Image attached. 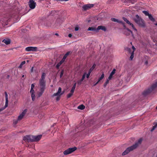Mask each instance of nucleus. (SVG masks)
Segmentation results:
<instances>
[{"label": "nucleus", "instance_id": "nucleus-51", "mask_svg": "<svg viewBox=\"0 0 157 157\" xmlns=\"http://www.w3.org/2000/svg\"><path fill=\"white\" fill-rule=\"evenodd\" d=\"M33 67H32L31 68V72H33Z\"/></svg>", "mask_w": 157, "mask_h": 157}, {"label": "nucleus", "instance_id": "nucleus-18", "mask_svg": "<svg viewBox=\"0 0 157 157\" xmlns=\"http://www.w3.org/2000/svg\"><path fill=\"white\" fill-rule=\"evenodd\" d=\"M2 42L5 43L6 44L8 45L10 44L11 40H10L9 39H6L3 40Z\"/></svg>", "mask_w": 157, "mask_h": 157}, {"label": "nucleus", "instance_id": "nucleus-48", "mask_svg": "<svg viewBox=\"0 0 157 157\" xmlns=\"http://www.w3.org/2000/svg\"><path fill=\"white\" fill-rule=\"evenodd\" d=\"M63 74V71H62L61 72L60 75V78H61Z\"/></svg>", "mask_w": 157, "mask_h": 157}, {"label": "nucleus", "instance_id": "nucleus-34", "mask_svg": "<svg viewBox=\"0 0 157 157\" xmlns=\"http://www.w3.org/2000/svg\"><path fill=\"white\" fill-rule=\"evenodd\" d=\"M70 52H68L66 53V54H65L63 57L65 59L67 58V56H68V55L70 54Z\"/></svg>", "mask_w": 157, "mask_h": 157}, {"label": "nucleus", "instance_id": "nucleus-58", "mask_svg": "<svg viewBox=\"0 0 157 157\" xmlns=\"http://www.w3.org/2000/svg\"><path fill=\"white\" fill-rule=\"evenodd\" d=\"M22 77L23 78L24 77V75H23L22 76Z\"/></svg>", "mask_w": 157, "mask_h": 157}, {"label": "nucleus", "instance_id": "nucleus-54", "mask_svg": "<svg viewBox=\"0 0 157 157\" xmlns=\"http://www.w3.org/2000/svg\"><path fill=\"white\" fill-rule=\"evenodd\" d=\"M127 50L128 51H130L131 50V49L130 48H127Z\"/></svg>", "mask_w": 157, "mask_h": 157}, {"label": "nucleus", "instance_id": "nucleus-20", "mask_svg": "<svg viewBox=\"0 0 157 157\" xmlns=\"http://www.w3.org/2000/svg\"><path fill=\"white\" fill-rule=\"evenodd\" d=\"M30 93L31 94V96L32 99V100L33 101H34L35 100V94L34 91L32 92L30 91Z\"/></svg>", "mask_w": 157, "mask_h": 157}, {"label": "nucleus", "instance_id": "nucleus-61", "mask_svg": "<svg viewBox=\"0 0 157 157\" xmlns=\"http://www.w3.org/2000/svg\"><path fill=\"white\" fill-rule=\"evenodd\" d=\"M66 120L67 121H68V119H66Z\"/></svg>", "mask_w": 157, "mask_h": 157}, {"label": "nucleus", "instance_id": "nucleus-10", "mask_svg": "<svg viewBox=\"0 0 157 157\" xmlns=\"http://www.w3.org/2000/svg\"><path fill=\"white\" fill-rule=\"evenodd\" d=\"M123 19L127 23L131 25L133 30H134L136 31H137L136 29L134 27L132 23H131L130 22L127 18L124 17H123Z\"/></svg>", "mask_w": 157, "mask_h": 157}, {"label": "nucleus", "instance_id": "nucleus-39", "mask_svg": "<svg viewBox=\"0 0 157 157\" xmlns=\"http://www.w3.org/2000/svg\"><path fill=\"white\" fill-rule=\"evenodd\" d=\"M73 94L72 93H69L67 96V98H70L73 95Z\"/></svg>", "mask_w": 157, "mask_h": 157}, {"label": "nucleus", "instance_id": "nucleus-56", "mask_svg": "<svg viewBox=\"0 0 157 157\" xmlns=\"http://www.w3.org/2000/svg\"><path fill=\"white\" fill-rule=\"evenodd\" d=\"M145 63L146 64H147V61L145 62Z\"/></svg>", "mask_w": 157, "mask_h": 157}, {"label": "nucleus", "instance_id": "nucleus-24", "mask_svg": "<svg viewBox=\"0 0 157 157\" xmlns=\"http://www.w3.org/2000/svg\"><path fill=\"white\" fill-rule=\"evenodd\" d=\"M148 17L150 20L153 22L155 21V19L153 17L152 15L150 14L148 16Z\"/></svg>", "mask_w": 157, "mask_h": 157}, {"label": "nucleus", "instance_id": "nucleus-26", "mask_svg": "<svg viewBox=\"0 0 157 157\" xmlns=\"http://www.w3.org/2000/svg\"><path fill=\"white\" fill-rule=\"evenodd\" d=\"M44 113L43 112L40 113L38 117L39 118H42L44 116Z\"/></svg>", "mask_w": 157, "mask_h": 157}, {"label": "nucleus", "instance_id": "nucleus-42", "mask_svg": "<svg viewBox=\"0 0 157 157\" xmlns=\"http://www.w3.org/2000/svg\"><path fill=\"white\" fill-rule=\"evenodd\" d=\"M76 84H77L76 82H75V83H74L72 88L75 90V88L76 87Z\"/></svg>", "mask_w": 157, "mask_h": 157}, {"label": "nucleus", "instance_id": "nucleus-17", "mask_svg": "<svg viewBox=\"0 0 157 157\" xmlns=\"http://www.w3.org/2000/svg\"><path fill=\"white\" fill-rule=\"evenodd\" d=\"M111 20L113 21L116 22H117V23H121L122 24H124V23L122 21H119L117 19H116L115 18H111Z\"/></svg>", "mask_w": 157, "mask_h": 157}, {"label": "nucleus", "instance_id": "nucleus-19", "mask_svg": "<svg viewBox=\"0 0 157 157\" xmlns=\"http://www.w3.org/2000/svg\"><path fill=\"white\" fill-rule=\"evenodd\" d=\"M116 71V69H114L110 73L108 77L109 79H111V78H112L113 75L115 73Z\"/></svg>", "mask_w": 157, "mask_h": 157}, {"label": "nucleus", "instance_id": "nucleus-52", "mask_svg": "<svg viewBox=\"0 0 157 157\" xmlns=\"http://www.w3.org/2000/svg\"><path fill=\"white\" fill-rule=\"evenodd\" d=\"M127 30L128 31H129V32H130V33H132V32L130 29H127Z\"/></svg>", "mask_w": 157, "mask_h": 157}, {"label": "nucleus", "instance_id": "nucleus-50", "mask_svg": "<svg viewBox=\"0 0 157 157\" xmlns=\"http://www.w3.org/2000/svg\"><path fill=\"white\" fill-rule=\"evenodd\" d=\"M68 36L69 37H71L72 36V35L70 33L69 34Z\"/></svg>", "mask_w": 157, "mask_h": 157}, {"label": "nucleus", "instance_id": "nucleus-46", "mask_svg": "<svg viewBox=\"0 0 157 157\" xmlns=\"http://www.w3.org/2000/svg\"><path fill=\"white\" fill-rule=\"evenodd\" d=\"M74 90H75V89L71 88V91H70L71 93H72L73 94L74 92Z\"/></svg>", "mask_w": 157, "mask_h": 157}, {"label": "nucleus", "instance_id": "nucleus-23", "mask_svg": "<svg viewBox=\"0 0 157 157\" xmlns=\"http://www.w3.org/2000/svg\"><path fill=\"white\" fill-rule=\"evenodd\" d=\"M45 75L46 74L44 72L43 73L41 76V78L40 80H45Z\"/></svg>", "mask_w": 157, "mask_h": 157}, {"label": "nucleus", "instance_id": "nucleus-53", "mask_svg": "<svg viewBox=\"0 0 157 157\" xmlns=\"http://www.w3.org/2000/svg\"><path fill=\"white\" fill-rule=\"evenodd\" d=\"M99 81H98V82H97L94 85V86H95L97 84H98V83L99 82Z\"/></svg>", "mask_w": 157, "mask_h": 157}, {"label": "nucleus", "instance_id": "nucleus-9", "mask_svg": "<svg viewBox=\"0 0 157 157\" xmlns=\"http://www.w3.org/2000/svg\"><path fill=\"white\" fill-rule=\"evenodd\" d=\"M39 85L40 89L45 90V80H40Z\"/></svg>", "mask_w": 157, "mask_h": 157}, {"label": "nucleus", "instance_id": "nucleus-45", "mask_svg": "<svg viewBox=\"0 0 157 157\" xmlns=\"http://www.w3.org/2000/svg\"><path fill=\"white\" fill-rule=\"evenodd\" d=\"M79 27L78 26H76L75 28V30L76 31H78L79 29Z\"/></svg>", "mask_w": 157, "mask_h": 157}, {"label": "nucleus", "instance_id": "nucleus-36", "mask_svg": "<svg viewBox=\"0 0 157 157\" xmlns=\"http://www.w3.org/2000/svg\"><path fill=\"white\" fill-rule=\"evenodd\" d=\"M86 72L84 73V74L82 76V78L81 79L82 81H83V80L85 78V76H86Z\"/></svg>", "mask_w": 157, "mask_h": 157}, {"label": "nucleus", "instance_id": "nucleus-28", "mask_svg": "<svg viewBox=\"0 0 157 157\" xmlns=\"http://www.w3.org/2000/svg\"><path fill=\"white\" fill-rule=\"evenodd\" d=\"M104 75L103 73L101 75V77L99 78L98 79V81H100L101 80L104 78Z\"/></svg>", "mask_w": 157, "mask_h": 157}, {"label": "nucleus", "instance_id": "nucleus-55", "mask_svg": "<svg viewBox=\"0 0 157 157\" xmlns=\"http://www.w3.org/2000/svg\"><path fill=\"white\" fill-rule=\"evenodd\" d=\"M55 35L56 36H58V34L57 33H55Z\"/></svg>", "mask_w": 157, "mask_h": 157}, {"label": "nucleus", "instance_id": "nucleus-40", "mask_svg": "<svg viewBox=\"0 0 157 157\" xmlns=\"http://www.w3.org/2000/svg\"><path fill=\"white\" fill-rule=\"evenodd\" d=\"M62 63L59 62V63H58L56 65V67L57 68H58L61 65Z\"/></svg>", "mask_w": 157, "mask_h": 157}, {"label": "nucleus", "instance_id": "nucleus-16", "mask_svg": "<svg viewBox=\"0 0 157 157\" xmlns=\"http://www.w3.org/2000/svg\"><path fill=\"white\" fill-rule=\"evenodd\" d=\"M100 29L103 30L104 31H106V29L105 27L102 25L99 26H98L97 28V32H98V30Z\"/></svg>", "mask_w": 157, "mask_h": 157}, {"label": "nucleus", "instance_id": "nucleus-44", "mask_svg": "<svg viewBox=\"0 0 157 157\" xmlns=\"http://www.w3.org/2000/svg\"><path fill=\"white\" fill-rule=\"evenodd\" d=\"M18 121H19L17 119V120H14V121H13L14 124H17V123Z\"/></svg>", "mask_w": 157, "mask_h": 157}, {"label": "nucleus", "instance_id": "nucleus-32", "mask_svg": "<svg viewBox=\"0 0 157 157\" xmlns=\"http://www.w3.org/2000/svg\"><path fill=\"white\" fill-rule=\"evenodd\" d=\"M35 85L33 84H32L31 86V89L30 91L32 92L34 91L33 90V89Z\"/></svg>", "mask_w": 157, "mask_h": 157}, {"label": "nucleus", "instance_id": "nucleus-11", "mask_svg": "<svg viewBox=\"0 0 157 157\" xmlns=\"http://www.w3.org/2000/svg\"><path fill=\"white\" fill-rule=\"evenodd\" d=\"M61 88L60 87H59L57 92L54 94L53 95V96H58V95L61 96L64 93V92H63L62 93H61Z\"/></svg>", "mask_w": 157, "mask_h": 157}, {"label": "nucleus", "instance_id": "nucleus-25", "mask_svg": "<svg viewBox=\"0 0 157 157\" xmlns=\"http://www.w3.org/2000/svg\"><path fill=\"white\" fill-rule=\"evenodd\" d=\"M78 108L79 109L83 110L85 108V106L83 105H81L78 107Z\"/></svg>", "mask_w": 157, "mask_h": 157}, {"label": "nucleus", "instance_id": "nucleus-15", "mask_svg": "<svg viewBox=\"0 0 157 157\" xmlns=\"http://www.w3.org/2000/svg\"><path fill=\"white\" fill-rule=\"evenodd\" d=\"M42 137V135L33 136V142L39 141Z\"/></svg>", "mask_w": 157, "mask_h": 157}, {"label": "nucleus", "instance_id": "nucleus-49", "mask_svg": "<svg viewBox=\"0 0 157 157\" xmlns=\"http://www.w3.org/2000/svg\"><path fill=\"white\" fill-rule=\"evenodd\" d=\"M132 48L133 49V52H134L135 51V50H136V48H135L133 46H132Z\"/></svg>", "mask_w": 157, "mask_h": 157}, {"label": "nucleus", "instance_id": "nucleus-43", "mask_svg": "<svg viewBox=\"0 0 157 157\" xmlns=\"http://www.w3.org/2000/svg\"><path fill=\"white\" fill-rule=\"evenodd\" d=\"M54 0V1H56L57 2H59V1H60V2H63V1L66 2V1H68L69 0Z\"/></svg>", "mask_w": 157, "mask_h": 157}, {"label": "nucleus", "instance_id": "nucleus-2", "mask_svg": "<svg viewBox=\"0 0 157 157\" xmlns=\"http://www.w3.org/2000/svg\"><path fill=\"white\" fill-rule=\"evenodd\" d=\"M135 22L139 26L142 27H144L145 26L144 21L137 14L133 18Z\"/></svg>", "mask_w": 157, "mask_h": 157}, {"label": "nucleus", "instance_id": "nucleus-35", "mask_svg": "<svg viewBox=\"0 0 157 157\" xmlns=\"http://www.w3.org/2000/svg\"><path fill=\"white\" fill-rule=\"evenodd\" d=\"M134 52H132L131 53V55L130 57V59L131 60H132L134 57Z\"/></svg>", "mask_w": 157, "mask_h": 157}, {"label": "nucleus", "instance_id": "nucleus-3", "mask_svg": "<svg viewBox=\"0 0 157 157\" xmlns=\"http://www.w3.org/2000/svg\"><path fill=\"white\" fill-rule=\"evenodd\" d=\"M157 87V82H155L153 84L150 88L147 89L146 91L143 93L144 95H146L148 93H150L152 90L155 89Z\"/></svg>", "mask_w": 157, "mask_h": 157}, {"label": "nucleus", "instance_id": "nucleus-14", "mask_svg": "<svg viewBox=\"0 0 157 157\" xmlns=\"http://www.w3.org/2000/svg\"><path fill=\"white\" fill-rule=\"evenodd\" d=\"M45 90L42 89H40V91L38 92L36 95V97L39 98L42 96L43 93L44 92Z\"/></svg>", "mask_w": 157, "mask_h": 157}, {"label": "nucleus", "instance_id": "nucleus-29", "mask_svg": "<svg viewBox=\"0 0 157 157\" xmlns=\"http://www.w3.org/2000/svg\"><path fill=\"white\" fill-rule=\"evenodd\" d=\"M142 12L146 16H148L150 14L149 13L148 11H143Z\"/></svg>", "mask_w": 157, "mask_h": 157}, {"label": "nucleus", "instance_id": "nucleus-27", "mask_svg": "<svg viewBox=\"0 0 157 157\" xmlns=\"http://www.w3.org/2000/svg\"><path fill=\"white\" fill-rule=\"evenodd\" d=\"M157 127V123H155L153 126L152 128L151 129V132H152Z\"/></svg>", "mask_w": 157, "mask_h": 157}, {"label": "nucleus", "instance_id": "nucleus-60", "mask_svg": "<svg viewBox=\"0 0 157 157\" xmlns=\"http://www.w3.org/2000/svg\"><path fill=\"white\" fill-rule=\"evenodd\" d=\"M156 109H157V106L156 107Z\"/></svg>", "mask_w": 157, "mask_h": 157}, {"label": "nucleus", "instance_id": "nucleus-12", "mask_svg": "<svg viewBox=\"0 0 157 157\" xmlns=\"http://www.w3.org/2000/svg\"><path fill=\"white\" fill-rule=\"evenodd\" d=\"M37 48L36 47H26L25 50L26 51L29 52V51H35L37 50Z\"/></svg>", "mask_w": 157, "mask_h": 157}, {"label": "nucleus", "instance_id": "nucleus-37", "mask_svg": "<svg viewBox=\"0 0 157 157\" xmlns=\"http://www.w3.org/2000/svg\"><path fill=\"white\" fill-rule=\"evenodd\" d=\"M91 71H90L89 70V72H88V73H87V74H86V77L87 78H89V77L90 75V73H91Z\"/></svg>", "mask_w": 157, "mask_h": 157}, {"label": "nucleus", "instance_id": "nucleus-41", "mask_svg": "<svg viewBox=\"0 0 157 157\" xmlns=\"http://www.w3.org/2000/svg\"><path fill=\"white\" fill-rule=\"evenodd\" d=\"M65 59L63 57L61 60L60 62L62 64L64 62Z\"/></svg>", "mask_w": 157, "mask_h": 157}, {"label": "nucleus", "instance_id": "nucleus-6", "mask_svg": "<svg viewBox=\"0 0 157 157\" xmlns=\"http://www.w3.org/2000/svg\"><path fill=\"white\" fill-rule=\"evenodd\" d=\"M28 4L30 8L33 9L35 8L36 3L33 0H30L28 2Z\"/></svg>", "mask_w": 157, "mask_h": 157}, {"label": "nucleus", "instance_id": "nucleus-7", "mask_svg": "<svg viewBox=\"0 0 157 157\" xmlns=\"http://www.w3.org/2000/svg\"><path fill=\"white\" fill-rule=\"evenodd\" d=\"M5 99H6L5 105L4 108L1 109H0V111L3 110L4 109H5L8 106V94H7V93L6 92H5Z\"/></svg>", "mask_w": 157, "mask_h": 157}, {"label": "nucleus", "instance_id": "nucleus-59", "mask_svg": "<svg viewBox=\"0 0 157 157\" xmlns=\"http://www.w3.org/2000/svg\"><path fill=\"white\" fill-rule=\"evenodd\" d=\"M90 20H89V21H88V22H90Z\"/></svg>", "mask_w": 157, "mask_h": 157}, {"label": "nucleus", "instance_id": "nucleus-4", "mask_svg": "<svg viewBox=\"0 0 157 157\" xmlns=\"http://www.w3.org/2000/svg\"><path fill=\"white\" fill-rule=\"evenodd\" d=\"M76 149L77 147H73L70 148L65 151L63 152V154L65 155H68L73 152Z\"/></svg>", "mask_w": 157, "mask_h": 157}, {"label": "nucleus", "instance_id": "nucleus-1", "mask_svg": "<svg viewBox=\"0 0 157 157\" xmlns=\"http://www.w3.org/2000/svg\"><path fill=\"white\" fill-rule=\"evenodd\" d=\"M143 139L142 138H140L138 140L137 142H136L135 144L133 145L128 147L126 150L124 151L122 153V155H124L127 154L130 151H132L136 148L139 144H140L142 141Z\"/></svg>", "mask_w": 157, "mask_h": 157}, {"label": "nucleus", "instance_id": "nucleus-8", "mask_svg": "<svg viewBox=\"0 0 157 157\" xmlns=\"http://www.w3.org/2000/svg\"><path fill=\"white\" fill-rule=\"evenodd\" d=\"M94 5L92 4H89L85 5L83 6L82 8L84 10H86L89 9L93 7Z\"/></svg>", "mask_w": 157, "mask_h": 157}, {"label": "nucleus", "instance_id": "nucleus-5", "mask_svg": "<svg viewBox=\"0 0 157 157\" xmlns=\"http://www.w3.org/2000/svg\"><path fill=\"white\" fill-rule=\"evenodd\" d=\"M33 136L27 135L23 137V140L25 142H33Z\"/></svg>", "mask_w": 157, "mask_h": 157}, {"label": "nucleus", "instance_id": "nucleus-13", "mask_svg": "<svg viewBox=\"0 0 157 157\" xmlns=\"http://www.w3.org/2000/svg\"><path fill=\"white\" fill-rule=\"evenodd\" d=\"M27 110L26 109H25L20 115L18 116L17 119L18 120L20 121L22 119L23 117L25 115Z\"/></svg>", "mask_w": 157, "mask_h": 157}, {"label": "nucleus", "instance_id": "nucleus-31", "mask_svg": "<svg viewBox=\"0 0 157 157\" xmlns=\"http://www.w3.org/2000/svg\"><path fill=\"white\" fill-rule=\"evenodd\" d=\"M25 63V61H22L21 63L20 64V65H19V67L20 68H21L22 67V66Z\"/></svg>", "mask_w": 157, "mask_h": 157}, {"label": "nucleus", "instance_id": "nucleus-21", "mask_svg": "<svg viewBox=\"0 0 157 157\" xmlns=\"http://www.w3.org/2000/svg\"><path fill=\"white\" fill-rule=\"evenodd\" d=\"M30 93L31 94V96L32 99V100L33 101H34L35 100V94L34 91L32 92L30 91Z\"/></svg>", "mask_w": 157, "mask_h": 157}, {"label": "nucleus", "instance_id": "nucleus-47", "mask_svg": "<svg viewBox=\"0 0 157 157\" xmlns=\"http://www.w3.org/2000/svg\"><path fill=\"white\" fill-rule=\"evenodd\" d=\"M60 96H58V97H57L56 98V100L57 101H58L60 99Z\"/></svg>", "mask_w": 157, "mask_h": 157}, {"label": "nucleus", "instance_id": "nucleus-30", "mask_svg": "<svg viewBox=\"0 0 157 157\" xmlns=\"http://www.w3.org/2000/svg\"><path fill=\"white\" fill-rule=\"evenodd\" d=\"M96 67V65L95 64H94L92 67L90 68L89 71L92 72V71Z\"/></svg>", "mask_w": 157, "mask_h": 157}, {"label": "nucleus", "instance_id": "nucleus-22", "mask_svg": "<svg viewBox=\"0 0 157 157\" xmlns=\"http://www.w3.org/2000/svg\"><path fill=\"white\" fill-rule=\"evenodd\" d=\"M88 31H95L96 32H97V29H95L94 27H89L88 29Z\"/></svg>", "mask_w": 157, "mask_h": 157}, {"label": "nucleus", "instance_id": "nucleus-57", "mask_svg": "<svg viewBox=\"0 0 157 157\" xmlns=\"http://www.w3.org/2000/svg\"><path fill=\"white\" fill-rule=\"evenodd\" d=\"M155 25H157V23H156L155 24Z\"/></svg>", "mask_w": 157, "mask_h": 157}, {"label": "nucleus", "instance_id": "nucleus-33", "mask_svg": "<svg viewBox=\"0 0 157 157\" xmlns=\"http://www.w3.org/2000/svg\"><path fill=\"white\" fill-rule=\"evenodd\" d=\"M110 80V79H109V78H108V79L106 80V81L105 82L104 85V86L105 87H106L107 85L109 83V81Z\"/></svg>", "mask_w": 157, "mask_h": 157}, {"label": "nucleus", "instance_id": "nucleus-38", "mask_svg": "<svg viewBox=\"0 0 157 157\" xmlns=\"http://www.w3.org/2000/svg\"><path fill=\"white\" fill-rule=\"evenodd\" d=\"M82 81L81 79L80 80H78V81H77V83L78 85H80L82 82Z\"/></svg>", "mask_w": 157, "mask_h": 157}]
</instances>
